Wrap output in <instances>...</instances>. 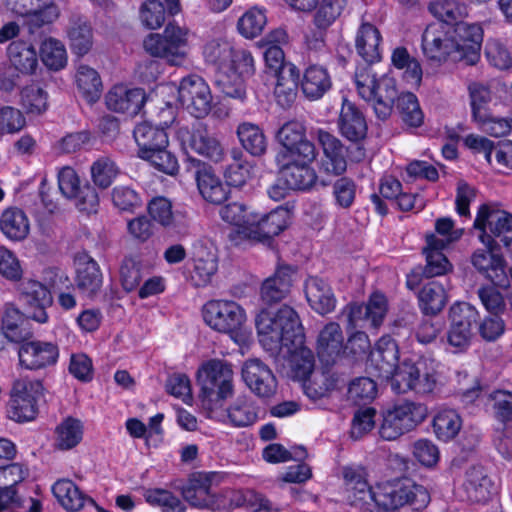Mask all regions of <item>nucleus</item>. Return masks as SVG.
Segmentation results:
<instances>
[{"label": "nucleus", "mask_w": 512, "mask_h": 512, "mask_svg": "<svg viewBox=\"0 0 512 512\" xmlns=\"http://www.w3.org/2000/svg\"><path fill=\"white\" fill-rule=\"evenodd\" d=\"M229 421L237 427H245L255 423L258 419V410L254 404L246 399H237L227 411Z\"/></svg>", "instance_id": "63"}, {"label": "nucleus", "mask_w": 512, "mask_h": 512, "mask_svg": "<svg viewBox=\"0 0 512 512\" xmlns=\"http://www.w3.org/2000/svg\"><path fill=\"white\" fill-rule=\"evenodd\" d=\"M40 56L46 67L61 70L67 65V51L64 44L54 38L45 39L40 47Z\"/></svg>", "instance_id": "60"}, {"label": "nucleus", "mask_w": 512, "mask_h": 512, "mask_svg": "<svg viewBox=\"0 0 512 512\" xmlns=\"http://www.w3.org/2000/svg\"><path fill=\"white\" fill-rule=\"evenodd\" d=\"M0 231L10 241L19 242L30 232V220L18 207H8L0 215Z\"/></svg>", "instance_id": "39"}, {"label": "nucleus", "mask_w": 512, "mask_h": 512, "mask_svg": "<svg viewBox=\"0 0 512 512\" xmlns=\"http://www.w3.org/2000/svg\"><path fill=\"white\" fill-rule=\"evenodd\" d=\"M216 472H198L190 476L182 489V496L192 507L199 509L220 510L226 507L223 496H217L213 485L217 482Z\"/></svg>", "instance_id": "13"}, {"label": "nucleus", "mask_w": 512, "mask_h": 512, "mask_svg": "<svg viewBox=\"0 0 512 512\" xmlns=\"http://www.w3.org/2000/svg\"><path fill=\"white\" fill-rule=\"evenodd\" d=\"M12 11L22 17L31 30L53 23L60 15L54 0H13Z\"/></svg>", "instance_id": "22"}, {"label": "nucleus", "mask_w": 512, "mask_h": 512, "mask_svg": "<svg viewBox=\"0 0 512 512\" xmlns=\"http://www.w3.org/2000/svg\"><path fill=\"white\" fill-rule=\"evenodd\" d=\"M19 300L32 310L31 317L39 323H46V309L52 305L53 297L48 287L32 278L23 279L17 286Z\"/></svg>", "instance_id": "20"}, {"label": "nucleus", "mask_w": 512, "mask_h": 512, "mask_svg": "<svg viewBox=\"0 0 512 512\" xmlns=\"http://www.w3.org/2000/svg\"><path fill=\"white\" fill-rule=\"evenodd\" d=\"M355 86L359 96L373 105L379 119H387L399 97L395 79L388 75L377 77L371 67L359 68L355 73Z\"/></svg>", "instance_id": "6"}, {"label": "nucleus", "mask_w": 512, "mask_h": 512, "mask_svg": "<svg viewBox=\"0 0 512 512\" xmlns=\"http://www.w3.org/2000/svg\"><path fill=\"white\" fill-rule=\"evenodd\" d=\"M198 190L209 203L221 204L228 198V190L222 181L210 171H199L196 177Z\"/></svg>", "instance_id": "54"}, {"label": "nucleus", "mask_w": 512, "mask_h": 512, "mask_svg": "<svg viewBox=\"0 0 512 512\" xmlns=\"http://www.w3.org/2000/svg\"><path fill=\"white\" fill-rule=\"evenodd\" d=\"M255 72V62L247 50L233 49V55L225 69H221L216 83L228 97L243 101L246 98L245 80Z\"/></svg>", "instance_id": "8"}, {"label": "nucleus", "mask_w": 512, "mask_h": 512, "mask_svg": "<svg viewBox=\"0 0 512 512\" xmlns=\"http://www.w3.org/2000/svg\"><path fill=\"white\" fill-rule=\"evenodd\" d=\"M90 173L94 185L106 189L116 179L119 169L109 157H100L91 165Z\"/></svg>", "instance_id": "61"}, {"label": "nucleus", "mask_w": 512, "mask_h": 512, "mask_svg": "<svg viewBox=\"0 0 512 512\" xmlns=\"http://www.w3.org/2000/svg\"><path fill=\"white\" fill-rule=\"evenodd\" d=\"M242 379L247 387L261 398L276 393L277 381L272 370L257 358L248 359L242 366Z\"/></svg>", "instance_id": "23"}, {"label": "nucleus", "mask_w": 512, "mask_h": 512, "mask_svg": "<svg viewBox=\"0 0 512 512\" xmlns=\"http://www.w3.org/2000/svg\"><path fill=\"white\" fill-rule=\"evenodd\" d=\"M75 284L80 293L88 298L95 297L102 288L103 274L98 263L87 253L75 256Z\"/></svg>", "instance_id": "26"}, {"label": "nucleus", "mask_w": 512, "mask_h": 512, "mask_svg": "<svg viewBox=\"0 0 512 512\" xmlns=\"http://www.w3.org/2000/svg\"><path fill=\"white\" fill-rule=\"evenodd\" d=\"M293 270L289 266H279L274 275L267 278L261 287V299L271 304L282 300L292 284Z\"/></svg>", "instance_id": "42"}, {"label": "nucleus", "mask_w": 512, "mask_h": 512, "mask_svg": "<svg viewBox=\"0 0 512 512\" xmlns=\"http://www.w3.org/2000/svg\"><path fill=\"white\" fill-rule=\"evenodd\" d=\"M146 101V93L142 88L126 84L114 85L106 94L105 102L109 110L124 113L129 116L137 115Z\"/></svg>", "instance_id": "24"}, {"label": "nucleus", "mask_w": 512, "mask_h": 512, "mask_svg": "<svg viewBox=\"0 0 512 512\" xmlns=\"http://www.w3.org/2000/svg\"><path fill=\"white\" fill-rule=\"evenodd\" d=\"M274 82V94L281 106L290 105L295 97L299 81V72L293 63L270 75Z\"/></svg>", "instance_id": "40"}, {"label": "nucleus", "mask_w": 512, "mask_h": 512, "mask_svg": "<svg viewBox=\"0 0 512 512\" xmlns=\"http://www.w3.org/2000/svg\"><path fill=\"white\" fill-rule=\"evenodd\" d=\"M319 359L326 365L335 363L345 353L344 336L338 323L330 322L320 331L317 338Z\"/></svg>", "instance_id": "32"}, {"label": "nucleus", "mask_w": 512, "mask_h": 512, "mask_svg": "<svg viewBox=\"0 0 512 512\" xmlns=\"http://www.w3.org/2000/svg\"><path fill=\"white\" fill-rule=\"evenodd\" d=\"M233 45L224 36L212 37L203 47V56L206 62L218 67L219 71L225 69L233 55Z\"/></svg>", "instance_id": "57"}, {"label": "nucleus", "mask_w": 512, "mask_h": 512, "mask_svg": "<svg viewBox=\"0 0 512 512\" xmlns=\"http://www.w3.org/2000/svg\"><path fill=\"white\" fill-rule=\"evenodd\" d=\"M75 84L79 93L89 103L97 101L102 91V81L98 71L84 63L76 66Z\"/></svg>", "instance_id": "43"}, {"label": "nucleus", "mask_w": 512, "mask_h": 512, "mask_svg": "<svg viewBox=\"0 0 512 512\" xmlns=\"http://www.w3.org/2000/svg\"><path fill=\"white\" fill-rule=\"evenodd\" d=\"M387 300L381 293H373L367 304H350L346 307L348 329L371 326L378 328L387 313Z\"/></svg>", "instance_id": "19"}, {"label": "nucleus", "mask_w": 512, "mask_h": 512, "mask_svg": "<svg viewBox=\"0 0 512 512\" xmlns=\"http://www.w3.org/2000/svg\"><path fill=\"white\" fill-rule=\"evenodd\" d=\"M418 299L423 313L435 315L445 307L448 295L443 284L431 281L421 288Z\"/></svg>", "instance_id": "50"}, {"label": "nucleus", "mask_w": 512, "mask_h": 512, "mask_svg": "<svg viewBox=\"0 0 512 512\" xmlns=\"http://www.w3.org/2000/svg\"><path fill=\"white\" fill-rule=\"evenodd\" d=\"M478 318L479 312L468 303H457L450 308L451 323L447 332V342L454 349L453 352L468 348Z\"/></svg>", "instance_id": "14"}, {"label": "nucleus", "mask_w": 512, "mask_h": 512, "mask_svg": "<svg viewBox=\"0 0 512 512\" xmlns=\"http://www.w3.org/2000/svg\"><path fill=\"white\" fill-rule=\"evenodd\" d=\"M461 492V496L466 500L481 503L488 501L495 493V489L482 467H472L466 471Z\"/></svg>", "instance_id": "34"}, {"label": "nucleus", "mask_w": 512, "mask_h": 512, "mask_svg": "<svg viewBox=\"0 0 512 512\" xmlns=\"http://www.w3.org/2000/svg\"><path fill=\"white\" fill-rule=\"evenodd\" d=\"M474 228L478 231V239L483 245L496 242V237H501L504 246H509L512 242V238L505 235L512 230V215L493 205L483 204L478 208Z\"/></svg>", "instance_id": "9"}, {"label": "nucleus", "mask_w": 512, "mask_h": 512, "mask_svg": "<svg viewBox=\"0 0 512 512\" xmlns=\"http://www.w3.org/2000/svg\"><path fill=\"white\" fill-rule=\"evenodd\" d=\"M18 104L27 115L38 116L49 108V94L38 84L32 83L19 91Z\"/></svg>", "instance_id": "47"}, {"label": "nucleus", "mask_w": 512, "mask_h": 512, "mask_svg": "<svg viewBox=\"0 0 512 512\" xmlns=\"http://www.w3.org/2000/svg\"><path fill=\"white\" fill-rule=\"evenodd\" d=\"M314 160L301 156L291 158L283 155L276 156L282 179L287 187L294 190H307L315 184L317 175L311 167Z\"/></svg>", "instance_id": "18"}, {"label": "nucleus", "mask_w": 512, "mask_h": 512, "mask_svg": "<svg viewBox=\"0 0 512 512\" xmlns=\"http://www.w3.org/2000/svg\"><path fill=\"white\" fill-rule=\"evenodd\" d=\"M256 328L261 346L286 362L291 376L303 381L308 398L321 399L336 388V379L325 373L307 379L314 368V355L305 346L303 327L294 309L283 306L276 312L262 310L256 317Z\"/></svg>", "instance_id": "1"}, {"label": "nucleus", "mask_w": 512, "mask_h": 512, "mask_svg": "<svg viewBox=\"0 0 512 512\" xmlns=\"http://www.w3.org/2000/svg\"><path fill=\"white\" fill-rule=\"evenodd\" d=\"M176 139L184 151H192L212 162H220L225 156V150L221 142L201 124L192 128L188 126L178 127Z\"/></svg>", "instance_id": "12"}, {"label": "nucleus", "mask_w": 512, "mask_h": 512, "mask_svg": "<svg viewBox=\"0 0 512 512\" xmlns=\"http://www.w3.org/2000/svg\"><path fill=\"white\" fill-rule=\"evenodd\" d=\"M237 136L242 147L253 156H261L267 150V138L260 126L242 122L237 127Z\"/></svg>", "instance_id": "49"}, {"label": "nucleus", "mask_w": 512, "mask_h": 512, "mask_svg": "<svg viewBox=\"0 0 512 512\" xmlns=\"http://www.w3.org/2000/svg\"><path fill=\"white\" fill-rule=\"evenodd\" d=\"M428 11L443 24H457L468 15L467 5L458 0H434Z\"/></svg>", "instance_id": "55"}, {"label": "nucleus", "mask_w": 512, "mask_h": 512, "mask_svg": "<svg viewBox=\"0 0 512 512\" xmlns=\"http://www.w3.org/2000/svg\"><path fill=\"white\" fill-rule=\"evenodd\" d=\"M178 101L196 118L207 116L212 108V94L209 85L198 75L184 77L177 88Z\"/></svg>", "instance_id": "15"}, {"label": "nucleus", "mask_w": 512, "mask_h": 512, "mask_svg": "<svg viewBox=\"0 0 512 512\" xmlns=\"http://www.w3.org/2000/svg\"><path fill=\"white\" fill-rule=\"evenodd\" d=\"M380 31L371 23L363 22L358 28L355 46L358 55L368 63L380 61L382 57Z\"/></svg>", "instance_id": "37"}, {"label": "nucleus", "mask_w": 512, "mask_h": 512, "mask_svg": "<svg viewBox=\"0 0 512 512\" xmlns=\"http://www.w3.org/2000/svg\"><path fill=\"white\" fill-rule=\"evenodd\" d=\"M317 138L323 150L319 166L320 172L330 176L343 174L347 169V161L341 141L324 130L318 131Z\"/></svg>", "instance_id": "27"}, {"label": "nucleus", "mask_w": 512, "mask_h": 512, "mask_svg": "<svg viewBox=\"0 0 512 512\" xmlns=\"http://www.w3.org/2000/svg\"><path fill=\"white\" fill-rule=\"evenodd\" d=\"M418 375L416 363L404 361L399 364L388 380H390L391 389L397 394H406L412 391H425V385H415L413 381Z\"/></svg>", "instance_id": "52"}, {"label": "nucleus", "mask_w": 512, "mask_h": 512, "mask_svg": "<svg viewBox=\"0 0 512 512\" xmlns=\"http://www.w3.org/2000/svg\"><path fill=\"white\" fill-rule=\"evenodd\" d=\"M337 126L341 136L352 143L360 144L366 138L368 126L365 116L347 99H343Z\"/></svg>", "instance_id": "29"}, {"label": "nucleus", "mask_w": 512, "mask_h": 512, "mask_svg": "<svg viewBox=\"0 0 512 512\" xmlns=\"http://www.w3.org/2000/svg\"><path fill=\"white\" fill-rule=\"evenodd\" d=\"M424 55L437 63L445 62L449 57L456 61V46L452 28L443 23L429 24L422 35Z\"/></svg>", "instance_id": "16"}, {"label": "nucleus", "mask_w": 512, "mask_h": 512, "mask_svg": "<svg viewBox=\"0 0 512 512\" xmlns=\"http://www.w3.org/2000/svg\"><path fill=\"white\" fill-rule=\"evenodd\" d=\"M418 367V375L415 376L413 383L415 385H425V391H412L417 395H427L433 393L441 384V375L438 370V365L434 362L419 361L416 363Z\"/></svg>", "instance_id": "62"}, {"label": "nucleus", "mask_w": 512, "mask_h": 512, "mask_svg": "<svg viewBox=\"0 0 512 512\" xmlns=\"http://www.w3.org/2000/svg\"><path fill=\"white\" fill-rule=\"evenodd\" d=\"M192 280L196 286H206L218 269L216 248L210 243L198 242L192 253Z\"/></svg>", "instance_id": "30"}, {"label": "nucleus", "mask_w": 512, "mask_h": 512, "mask_svg": "<svg viewBox=\"0 0 512 512\" xmlns=\"http://www.w3.org/2000/svg\"><path fill=\"white\" fill-rule=\"evenodd\" d=\"M474 268L494 285H502L506 280L505 259L499 252L497 242L484 245V249H477L471 258Z\"/></svg>", "instance_id": "25"}, {"label": "nucleus", "mask_w": 512, "mask_h": 512, "mask_svg": "<svg viewBox=\"0 0 512 512\" xmlns=\"http://www.w3.org/2000/svg\"><path fill=\"white\" fill-rule=\"evenodd\" d=\"M397 108L402 120L411 127H419L424 120L417 97L413 93H403L397 98Z\"/></svg>", "instance_id": "64"}, {"label": "nucleus", "mask_w": 512, "mask_h": 512, "mask_svg": "<svg viewBox=\"0 0 512 512\" xmlns=\"http://www.w3.org/2000/svg\"><path fill=\"white\" fill-rule=\"evenodd\" d=\"M201 312L205 324L212 330L229 335L241 347L248 346L252 331L246 311L239 303L225 299L210 300L203 305Z\"/></svg>", "instance_id": "4"}, {"label": "nucleus", "mask_w": 512, "mask_h": 512, "mask_svg": "<svg viewBox=\"0 0 512 512\" xmlns=\"http://www.w3.org/2000/svg\"><path fill=\"white\" fill-rule=\"evenodd\" d=\"M253 210H250L244 204L239 202L229 203L219 210L220 218L227 224L234 226L237 229V233L244 239H246L245 228L249 226L250 215L253 214Z\"/></svg>", "instance_id": "59"}, {"label": "nucleus", "mask_w": 512, "mask_h": 512, "mask_svg": "<svg viewBox=\"0 0 512 512\" xmlns=\"http://www.w3.org/2000/svg\"><path fill=\"white\" fill-rule=\"evenodd\" d=\"M191 30L169 22L161 33H151L143 41L145 51L172 66L182 65L190 52Z\"/></svg>", "instance_id": "5"}, {"label": "nucleus", "mask_w": 512, "mask_h": 512, "mask_svg": "<svg viewBox=\"0 0 512 512\" xmlns=\"http://www.w3.org/2000/svg\"><path fill=\"white\" fill-rule=\"evenodd\" d=\"M392 65L402 71L403 79L412 87H418L422 81V68L419 61L412 57L406 48L397 47L391 54Z\"/></svg>", "instance_id": "48"}, {"label": "nucleus", "mask_w": 512, "mask_h": 512, "mask_svg": "<svg viewBox=\"0 0 512 512\" xmlns=\"http://www.w3.org/2000/svg\"><path fill=\"white\" fill-rule=\"evenodd\" d=\"M398 348L389 336L380 338L368 357V367L379 378L389 379L398 366Z\"/></svg>", "instance_id": "28"}, {"label": "nucleus", "mask_w": 512, "mask_h": 512, "mask_svg": "<svg viewBox=\"0 0 512 512\" xmlns=\"http://www.w3.org/2000/svg\"><path fill=\"white\" fill-rule=\"evenodd\" d=\"M133 135L139 148V157L157 148L167 147L169 143L164 127L154 126L149 122H142L136 125Z\"/></svg>", "instance_id": "41"}, {"label": "nucleus", "mask_w": 512, "mask_h": 512, "mask_svg": "<svg viewBox=\"0 0 512 512\" xmlns=\"http://www.w3.org/2000/svg\"><path fill=\"white\" fill-rule=\"evenodd\" d=\"M199 398L209 413L222 407L234 392L232 364L223 359H209L201 363L196 372Z\"/></svg>", "instance_id": "3"}, {"label": "nucleus", "mask_w": 512, "mask_h": 512, "mask_svg": "<svg viewBox=\"0 0 512 512\" xmlns=\"http://www.w3.org/2000/svg\"><path fill=\"white\" fill-rule=\"evenodd\" d=\"M67 34L72 53L83 57L91 50L93 46V30L86 19L82 17L73 18Z\"/></svg>", "instance_id": "44"}, {"label": "nucleus", "mask_w": 512, "mask_h": 512, "mask_svg": "<svg viewBox=\"0 0 512 512\" xmlns=\"http://www.w3.org/2000/svg\"><path fill=\"white\" fill-rule=\"evenodd\" d=\"M304 291L310 307L320 315L331 313L336 307V297L331 286L323 279L309 277Z\"/></svg>", "instance_id": "33"}, {"label": "nucleus", "mask_w": 512, "mask_h": 512, "mask_svg": "<svg viewBox=\"0 0 512 512\" xmlns=\"http://www.w3.org/2000/svg\"><path fill=\"white\" fill-rule=\"evenodd\" d=\"M277 139L283 149L277 155L288 157L301 156L306 159L316 158V149L305 135V127L300 121L285 123L277 134Z\"/></svg>", "instance_id": "21"}, {"label": "nucleus", "mask_w": 512, "mask_h": 512, "mask_svg": "<svg viewBox=\"0 0 512 512\" xmlns=\"http://www.w3.org/2000/svg\"><path fill=\"white\" fill-rule=\"evenodd\" d=\"M9 65L18 75H31L38 66L37 52L32 44L23 41H12L7 47Z\"/></svg>", "instance_id": "36"}, {"label": "nucleus", "mask_w": 512, "mask_h": 512, "mask_svg": "<svg viewBox=\"0 0 512 512\" xmlns=\"http://www.w3.org/2000/svg\"><path fill=\"white\" fill-rule=\"evenodd\" d=\"M432 427L439 440L448 442L460 432L462 419L456 410L440 408L433 417Z\"/></svg>", "instance_id": "46"}, {"label": "nucleus", "mask_w": 512, "mask_h": 512, "mask_svg": "<svg viewBox=\"0 0 512 512\" xmlns=\"http://www.w3.org/2000/svg\"><path fill=\"white\" fill-rule=\"evenodd\" d=\"M456 46V61L466 65H474L480 59L483 29L477 23L462 20L452 29Z\"/></svg>", "instance_id": "17"}, {"label": "nucleus", "mask_w": 512, "mask_h": 512, "mask_svg": "<svg viewBox=\"0 0 512 512\" xmlns=\"http://www.w3.org/2000/svg\"><path fill=\"white\" fill-rule=\"evenodd\" d=\"M342 474L348 500L361 509L369 510L374 503L384 511H396L408 504L423 505L429 501L427 490L408 478L380 482L371 488L361 466H346Z\"/></svg>", "instance_id": "2"}, {"label": "nucleus", "mask_w": 512, "mask_h": 512, "mask_svg": "<svg viewBox=\"0 0 512 512\" xmlns=\"http://www.w3.org/2000/svg\"><path fill=\"white\" fill-rule=\"evenodd\" d=\"M299 83L302 93L311 101L321 99L332 87L328 70L320 65L308 66Z\"/></svg>", "instance_id": "35"}, {"label": "nucleus", "mask_w": 512, "mask_h": 512, "mask_svg": "<svg viewBox=\"0 0 512 512\" xmlns=\"http://www.w3.org/2000/svg\"><path fill=\"white\" fill-rule=\"evenodd\" d=\"M53 495L63 508L68 511L80 510L86 501V496L69 479H60L52 486Z\"/></svg>", "instance_id": "56"}, {"label": "nucleus", "mask_w": 512, "mask_h": 512, "mask_svg": "<svg viewBox=\"0 0 512 512\" xmlns=\"http://www.w3.org/2000/svg\"><path fill=\"white\" fill-rule=\"evenodd\" d=\"M292 211L288 206H279L268 213L256 212L250 215L249 226L245 228L246 239L268 243L281 234L291 223Z\"/></svg>", "instance_id": "11"}, {"label": "nucleus", "mask_w": 512, "mask_h": 512, "mask_svg": "<svg viewBox=\"0 0 512 512\" xmlns=\"http://www.w3.org/2000/svg\"><path fill=\"white\" fill-rule=\"evenodd\" d=\"M471 119L476 124L483 122L492 113L490 105L493 99L491 90L480 83L468 86Z\"/></svg>", "instance_id": "51"}, {"label": "nucleus", "mask_w": 512, "mask_h": 512, "mask_svg": "<svg viewBox=\"0 0 512 512\" xmlns=\"http://www.w3.org/2000/svg\"><path fill=\"white\" fill-rule=\"evenodd\" d=\"M267 24L266 10L263 7L249 8L237 21V31L246 39L259 36Z\"/></svg>", "instance_id": "58"}, {"label": "nucleus", "mask_w": 512, "mask_h": 512, "mask_svg": "<svg viewBox=\"0 0 512 512\" xmlns=\"http://www.w3.org/2000/svg\"><path fill=\"white\" fill-rule=\"evenodd\" d=\"M84 427L80 420L65 418L55 429V446L59 450H70L76 447L83 438Z\"/></svg>", "instance_id": "53"}, {"label": "nucleus", "mask_w": 512, "mask_h": 512, "mask_svg": "<svg viewBox=\"0 0 512 512\" xmlns=\"http://www.w3.org/2000/svg\"><path fill=\"white\" fill-rule=\"evenodd\" d=\"M44 395L41 381L20 378L13 383L9 402V417L17 422L33 420L37 413V401Z\"/></svg>", "instance_id": "10"}, {"label": "nucleus", "mask_w": 512, "mask_h": 512, "mask_svg": "<svg viewBox=\"0 0 512 512\" xmlns=\"http://www.w3.org/2000/svg\"><path fill=\"white\" fill-rule=\"evenodd\" d=\"M58 348L50 342L29 341L18 351L20 365L26 369H40L56 363Z\"/></svg>", "instance_id": "31"}, {"label": "nucleus", "mask_w": 512, "mask_h": 512, "mask_svg": "<svg viewBox=\"0 0 512 512\" xmlns=\"http://www.w3.org/2000/svg\"><path fill=\"white\" fill-rule=\"evenodd\" d=\"M147 209L150 217L164 228L176 229L185 225V214L181 210L174 209L172 202L166 197L152 198Z\"/></svg>", "instance_id": "38"}, {"label": "nucleus", "mask_w": 512, "mask_h": 512, "mask_svg": "<svg viewBox=\"0 0 512 512\" xmlns=\"http://www.w3.org/2000/svg\"><path fill=\"white\" fill-rule=\"evenodd\" d=\"M428 414V407L424 403L409 400L398 402L382 412L379 434L384 440H396L423 423Z\"/></svg>", "instance_id": "7"}, {"label": "nucleus", "mask_w": 512, "mask_h": 512, "mask_svg": "<svg viewBox=\"0 0 512 512\" xmlns=\"http://www.w3.org/2000/svg\"><path fill=\"white\" fill-rule=\"evenodd\" d=\"M442 242L438 241L437 235L430 234L426 236V247L424 253L426 255V268L425 274L428 277L440 276L451 270V264L446 256L442 253Z\"/></svg>", "instance_id": "45"}]
</instances>
